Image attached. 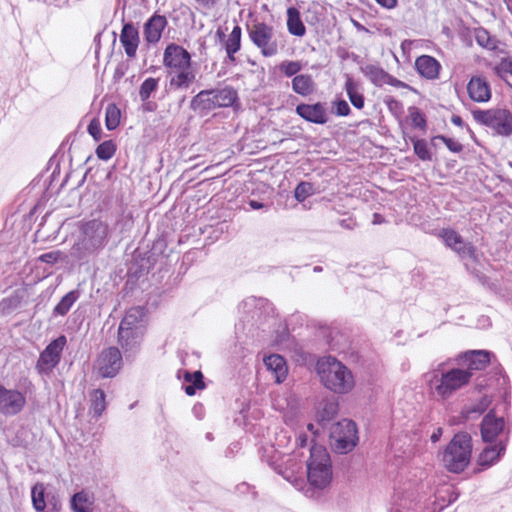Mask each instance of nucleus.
Listing matches in <instances>:
<instances>
[{
  "mask_svg": "<svg viewBox=\"0 0 512 512\" xmlns=\"http://www.w3.org/2000/svg\"><path fill=\"white\" fill-rule=\"evenodd\" d=\"M307 477L310 485L323 489L332 479L331 460L327 450L322 445H313L307 463Z\"/></svg>",
  "mask_w": 512,
  "mask_h": 512,
  "instance_id": "obj_4",
  "label": "nucleus"
},
{
  "mask_svg": "<svg viewBox=\"0 0 512 512\" xmlns=\"http://www.w3.org/2000/svg\"><path fill=\"white\" fill-rule=\"evenodd\" d=\"M295 111L301 118L311 123L325 124L328 121V114L325 103H301L297 105Z\"/></svg>",
  "mask_w": 512,
  "mask_h": 512,
  "instance_id": "obj_16",
  "label": "nucleus"
},
{
  "mask_svg": "<svg viewBox=\"0 0 512 512\" xmlns=\"http://www.w3.org/2000/svg\"><path fill=\"white\" fill-rule=\"evenodd\" d=\"M163 64L170 71L191 67V55L182 46L170 43L164 50Z\"/></svg>",
  "mask_w": 512,
  "mask_h": 512,
  "instance_id": "obj_12",
  "label": "nucleus"
},
{
  "mask_svg": "<svg viewBox=\"0 0 512 512\" xmlns=\"http://www.w3.org/2000/svg\"><path fill=\"white\" fill-rule=\"evenodd\" d=\"M159 79L149 77L143 81L139 87V98L142 102H146L158 90Z\"/></svg>",
  "mask_w": 512,
  "mask_h": 512,
  "instance_id": "obj_39",
  "label": "nucleus"
},
{
  "mask_svg": "<svg viewBox=\"0 0 512 512\" xmlns=\"http://www.w3.org/2000/svg\"><path fill=\"white\" fill-rule=\"evenodd\" d=\"M121 366L122 356L117 347H109L103 350L98 358V373L103 378L116 376Z\"/></svg>",
  "mask_w": 512,
  "mask_h": 512,
  "instance_id": "obj_11",
  "label": "nucleus"
},
{
  "mask_svg": "<svg viewBox=\"0 0 512 512\" xmlns=\"http://www.w3.org/2000/svg\"><path fill=\"white\" fill-rule=\"evenodd\" d=\"M66 344V336L60 335L47 345V347L41 352L36 364V368L39 373H49L59 364L62 351Z\"/></svg>",
  "mask_w": 512,
  "mask_h": 512,
  "instance_id": "obj_10",
  "label": "nucleus"
},
{
  "mask_svg": "<svg viewBox=\"0 0 512 512\" xmlns=\"http://www.w3.org/2000/svg\"><path fill=\"white\" fill-rule=\"evenodd\" d=\"M451 122L456 125V126H460L462 127L464 122L462 120V118L458 115H453L452 118H451Z\"/></svg>",
  "mask_w": 512,
  "mask_h": 512,
  "instance_id": "obj_59",
  "label": "nucleus"
},
{
  "mask_svg": "<svg viewBox=\"0 0 512 512\" xmlns=\"http://www.w3.org/2000/svg\"><path fill=\"white\" fill-rule=\"evenodd\" d=\"M434 139H439V140H441L442 142H444V143H445V145L447 146V148H448L451 152L459 153V152H461V151H462V149H463V146H462L459 142H457V141H455V140H453V139H451V138L445 137V136H443V135H438V136H436Z\"/></svg>",
  "mask_w": 512,
  "mask_h": 512,
  "instance_id": "obj_50",
  "label": "nucleus"
},
{
  "mask_svg": "<svg viewBox=\"0 0 512 512\" xmlns=\"http://www.w3.org/2000/svg\"><path fill=\"white\" fill-rule=\"evenodd\" d=\"M144 334L118 327L117 343L126 357L136 354L141 346Z\"/></svg>",
  "mask_w": 512,
  "mask_h": 512,
  "instance_id": "obj_15",
  "label": "nucleus"
},
{
  "mask_svg": "<svg viewBox=\"0 0 512 512\" xmlns=\"http://www.w3.org/2000/svg\"><path fill=\"white\" fill-rule=\"evenodd\" d=\"M108 237V225L100 220H91L83 225L82 238L73 245L71 255L84 260L102 249Z\"/></svg>",
  "mask_w": 512,
  "mask_h": 512,
  "instance_id": "obj_2",
  "label": "nucleus"
},
{
  "mask_svg": "<svg viewBox=\"0 0 512 512\" xmlns=\"http://www.w3.org/2000/svg\"><path fill=\"white\" fill-rule=\"evenodd\" d=\"M467 91L469 97L475 102H487L491 98L490 84L481 76H473L470 79Z\"/></svg>",
  "mask_w": 512,
  "mask_h": 512,
  "instance_id": "obj_20",
  "label": "nucleus"
},
{
  "mask_svg": "<svg viewBox=\"0 0 512 512\" xmlns=\"http://www.w3.org/2000/svg\"><path fill=\"white\" fill-rule=\"evenodd\" d=\"M198 3H200L201 5L205 6V7H213L217 0H196Z\"/></svg>",
  "mask_w": 512,
  "mask_h": 512,
  "instance_id": "obj_58",
  "label": "nucleus"
},
{
  "mask_svg": "<svg viewBox=\"0 0 512 512\" xmlns=\"http://www.w3.org/2000/svg\"><path fill=\"white\" fill-rule=\"evenodd\" d=\"M317 372L323 385L335 393H347L354 387L351 371L333 357L319 360Z\"/></svg>",
  "mask_w": 512,
  "mask_h": 512,
  "instance_id": "obj_1",
  "label": "nucleus"
},
{
  "mask_svg": "<svg viewBox=\"0 0 512 512\" xmlns=\"http://www.w3.org/2000/svg\"><path fill=\"white\" fill-rule=\"evenodd\" d=\"M361 72L369 78V80L376 86L384 85V78L386 77V71L381 67L374 64H367L361 67Z\"/></svg>",
  "mask_w": 512,
  "mask_h": 512,
  "instance_id": "obj_37",
  "label": "nucleus"
},
{
  "mask_svg": "<svg viewBox=\"0 0 512 512\" xmlns=\"http://www.w3.org/2000/svg\"><path fill=\"white\" fill-rule=\"evenodd\" d=\"M169 86L173 90L188 89L191 84L195 81L196 73L191 67L170 71Z\"/></svg>",
  "mask_w": 512,
  "mask_h": 512,
  "instance_id": "obj_22",
  "label": "nucleus"
},
{
  "mask_svg": "<svg viewBox=\"0 0 512 512\" xmlns=\"http://www.w3.org/2000/svg\"><path fill=\"white\" fill-rule=\"evenodd\" d=\"M120 42L125 50L126 55L129 58H134L140 43L139 32L134 24L126 23L123 25L120 34Z\"/></svg>",
  "mask_w": 512,
  "mask_h": 512,
  "instance_id": "obj_21",
  "label": "nucleus"
},
{
  "mask_svg": "<svg viewBox=\"0 0 512 512\" xmlns=\"http://www.w3.org/2000/svg\"><path fill=\"white\" fill-rule=\"evenodd\" d=\"M506 450V442L500 441L497 444L489 445L483 449L478 458L480 466L489 467L499 461Z\"/></svg>",
  "mask_w": 512,
  "mask_h": 512,
  "instance_id": "obj_26",
  "label": "nucleus"
},
{
  "mask_svg": "<svg viewBox=\"0 0 512 512\" xmlns=\"http://www.w3.org/2000/svg\"><path fill=\"white\" fill-rule=\"evenodd\" d=\"M168 21L165 16L154 14L144 24L143 35L145 41L150 45L157 44Z\"/></svg>",
  "mask_w": 512,
  "mask_h": 512,
  "instance_id": "obj_18",
  "label": "nucleus"
},
{
  "mask_svg": "<svg viewBox=\"0 0 512 512\" xmlns=\"http://www.w3.org/2000/svg\"><path fill=\"white\" fill-rule=\"evenodd\" d=\"M383 221H384V218L380 214L375 213L373 215V221H372L373 224H381V223H383Z\"/></svg>",
  "mask_w": 512,
  "mask_h": 512,
  "instance_id": "obj_62",
  "label": "nucleus"
},
{
  "mask_svg": "<svg viewBox=\"0 0 512 512\" xmlns=\"http://www.w3.org/2000/svg\"><path fill=\"white\" fill-rule=\"evenodd\" d=\"M115 152L116 146L111 140L102 142L96 149V155L101 160H109Z\"/></svg>",
  "mask_w": 512,
  "mask_h": 512,
  "instance_id": "obj_43",
  "label": "nucleus"
},
{
  "mask_svg": "<svg viewBox=\"0 0 512 512\" xmlns=\"http://www.w3.org/2000/svg\"><path fill=\"white\" fill-rule=\"evenodd\" d=\"M344 88L351 104L357 109H362L365 101L360 83L347 75Z\"/></svg>",
  "mask_w": 512,
  "mask_h": 512,
  "instance_id": "obj_28",
  "label": "nucleus"
},
{
  "mask_svg": "<svg viewBox=\"0 0 512 512\" xmlns=\"http://www.w3.org/2000/svg\"><path fill=\"white\" fill-rule=\"evenodd\" d=\"M287 29L290 34L297 37H302L306 33V28L301 20L300 12L295 7H290L287 10Z\"/></svg>",
  "mask_w": 512,
  "mask_h": 512,
  "instance_id": "obj_30",
  "label": "nucleus"
},
{
  "mask_svg": "<svg viewBox=\"0 0 512 512\" xmlns=\"http://www.w3.org/2000/svg\"><path fill=\"white\" fill-rule=\"evenodd\" d=\"M184 380L188 383V385L185 386V392L189 396L194 395L197 389L204 388L203 374L200 371H195L193 373L186 371L184 374Z\"/></svg>",
  "mask_w": 512,
  "mask_h": 512,
  "instance_id": "obj_36",
  "label": "nucleus"
},
{
  "mask_svg": "<svg viewBox=\"0 0 512 512\" xmlns=\"http://www.w3.org/2000/svg\"><path fill=\"white\" fill-rule=\"evenodd\" d=\"M249 38L264 57L276 56L285 47L284 36L277 34L272 26L264 22L255 23L249 28Z\"/></svg>",
  "mask_w": 512,
  "mask_h": 512,
  "instance_id": "obj_5",
  "label": "nucleus"
},
{
  "mask_svg": "<svg viewBox=\"0 0 512 512\" xmlns=\"http://www.w3.org/2000/svg\"><path fill=\"white\" fill-rule=\"evenodd\" d=\"M439 237L460 259L478 260L476 247L471 242L466 241L457 231L450 228L442 229Z\"/></svg>",
  "mask_w": 512,
  "mask_h": 512,
  "instance_id": "obj_9",
  "label": "nucleus"
},
{
  "mask_svg": "<svg viewBox=\"0 0 512 512\" xmlns=\"http://www.w3.org/2000/svg\"><path fill=\"white\" fill-rule=\"evenodd\" d=\"M415 154L423 161L431 160V153L428 149L427 142L423 139L413 140Z\"/></svg>",
  "mask_w": 512,
  "mask_h": 512,
  "instance_id": "obj_45",
  "label": "nucleus"
},
{
  "mask_svg": "<svg viewBox=\"0 0 512 512\" xmlns=\"http://www.w3.org/2000/svg\"><path fill=\"white\" fill-rule=\"evenodd\" d=\"M475 37H476L477 43L480 46L485 47V48H493L494 47V44L492 43L491 37H490L489 33L487 32V30L479 29L476 32Z\"/></svg>",
  "mask_w": 512,
  "mask_h": 512,
  "instance_id": "obj_48",
  "label": "nucleus"
},
{
  "mask_svg": "<svg viewBox=\"0 0 512 512\" xmlns=\"http://www.w3.org/2000/svg\"><path fill=\"white\" fill-rule=\"evenodd\" d=\"M218 108L231 107L238 99L237 91L231 86H224L219 89H211Z\"/></svg>",
  "mask_w": 512,
  "mask_h": 512,
  "instance_id": "obj_29",
  "label": "nucleus"
},
{
  "mask_svg": "<svg viewBox=\"0 0 512 512\" xmlns=\"http://www.w3.org/2000/svg\"><path fill=\"white\" fill-rule=\"evenodd\" d=\"M190 108L200 113H207L217 109L213 91L211 89L201 90L192 98Z\"/></svg>",
  "mask_w": 512,
  "mask_h": 512,
  "instance_id": "obj_24",
  "label": "nucleus"
},
{
  "mask_svg": "<svg viewBox=\"0 0 512 512\" xmlns=\"http://www.w3.org/2000/svg\"><path fill=\"white\" fill-rule=\"evenodd\" d=\"M340 225L343 227V228H346V229H353V225L351 224V220L350 219H343L340 221Z\"/></svg>",
  "mask_w": 512,
  "mask_h": 512,
  "instance_id": "obj_60",
  "label": "nucleus"
},
{
  "mask_svg": "<svg viewBox=\"0 0 512 512\" xmlns=\"http://www.w3.org/2000/svg\"><path fill=\"white\" fill-rule=\"evenodd\" d=\"M62 256L60 251H50L39 256L38 260L47 264L56 263Z\"/></svg>",
  "mask_w": 512,
  "mask_h": 512,
  "instance_id": "obj_51",
  "label": "nucleus"
},
{
  "mask_svg": "<svg viewBox=\"0 0 512 512\" xmlns=\"http://www.w3.org/2000/svg\"><path fill=\"white\" fill-rule=\"evenodd\" d=\"M94 503V497L87 491H80L71 498V507L75 512H90Z\"/></svg>",
  "mask_w": 512,
  "mask_h": 512,
  "instance_id": "obj_32",
  "label": "nucleus"
},
{
  "mask_svg": "<svg viewBox=\"0 0 512 512\" xmlns=\"http://www.w3.org/2000/svg\"><path fill=\"white\" fill-rule=\"evenodd\" d=\"M121 112L114 103L107 105L105 110V124L108 130H114L120 124Z\"/></svg>",
  "mask_w": 512,
  "mask_h": 512,
  "instance_id": "obj_40",
  "label": "nucleus"
},
{
  "mask_svg": "<svg viewBox=\"0 0 512 512\" xmlns=\"http://www.w3.org/2000/svg\"><path fill=\"white\" fill-rule=\"evenodd\" d=\"M80 292L78 290H71L65 294L59 303L53 309L54 316H65L74 303L79 299Z\"/></svg>",
  "mask_w": 512,
  "mask_h": 512,
  "instance_id": "obj_33",
  "label": "nucleus"
},
{
  "mask_svg": "<svg viewBox=\"0 0 512 512\" xmlns=\"http://www.w3.org/2000/svg\"><path fill=\"white\" fill-rule=\"evenodd\" d=\"M381 6L392 9L397 5V0H375Z\"/></svg>",
  "mask_w": 512,
  "mask_h": 512,
  "instance_id": "obj_55",
  "label": "nucleus"
},
{
  "mask_svg": "<svg viewBox=\"0 0 512 512\" xmlns=\"http://www.w3.org/2000/svg\"><path fill=\"white\" fill-rule=\"evenodd\" d=\"M292 90L301 95L308 96L315 90V83L309 74L296 75L292 79Z\"/></svg>",
  "mask_w": 512,
  "mask_h": 512,
  "instance_id": "obj_31",
  "label": "nucleus"
},
{
  "mask_svg": "<svg viewBox=\"0 0 512 512\" xmlns=\"http://www.w3.org/2000/svg\"><path fill=\"white\" fill-rule=\"evenodd\" d=\"M471 373L465 369L453 368L446 372H441L440 377L435 374L431 384L435 393L442 399L449 398L454 392L461 389L469 383Z\"/></svg>",
  "mask_w": 512,
  "mask_h": 512,
  "instance_id": "obj_7",
  "label": "nucleus"
},
{
  "mask_svg": "<svg viewBox=\"0 0 512 512\" xmlns=\"http://www.w3.org/2000/svg\"><path fill=\"white\" fill-rule=\"evenodd\" d=\"M441 434H442V430L441 429H438L436 432H434L432 435H431V441L436 443L437 441H439L440 437H441Z\"/></svg>",
  "mask_w": 512,
  "mask_h": 512,
  "instance_id": "obj_61",
  "label": "nucleus"
},
{
  "mask_svg": "<svg viewBox=\"0 0 512 512\" xmlns=\"http://www.w3.org/2000/svg\"><path fill=\"white\" fill-rule=\"evenodd\" d=\"M279 70L286 76H296L302 69V64L299 61L285 60L278 66Z\"/></svg>",
  "mask_w": 512,
  "mask_h": 512,
  "instance_id": "obj_44",
  "label": "nucleus"
},
{
  "mask_svg": "<svg viewBox=\"0 0 512 512\" xmlns=\"http://www.w3.org/2000/svg\"><path fill=\"white\" fill-rule=\"evenodd\" d=\"M504 430L503 417H496L493 412H489L481 423V436L484 442H492Z\"/></svg>",
  "mask_w": 512,
  "mask_h": 512,
  "instance_id": "obj_19",
  "label": "nucleus"
},
{
  "mask_svg": "<svg viewBox=\"0 0 512 512\" xmlns=\"http://www.w3.org/2000/svg\"><path fill=\"white\" fill-rule=\"evenodd\" d=\"M493 72L512 88V82L509 80V78L512 77V57L507 56L501 58L493 66Z\"/></svg>",
  "mask_w": 512,
  "mask_h": 512,
  "instance_id": "obj_34",
  "label": "nucleus"
},
{
  "mask_svg": "<svg viewBox=\"0 0 512 512\" xmlns=\"http://www.w3.org/2000/svg\"><path fill=\"white\" fill-rule=\"evenodd\" d=\"M307 429H308L309 431H311L313 434H316V432L314 431V425H313V424H311V423H310V424H308V425H307Z\"/></svg>",
  "mask_w": 512,
  "mask_h": 512,
  "instance_id": "obj_64",
  "label": "nucleus"
},
{
  "mask_svg": "<svg viewBox=\"0 0 512 512\" xmlns=\"http://www.w3.org/2000/svg\"><path fill=\"white\" fill-rule=\"evenodd\" d=\"M471 441L468 433L454 435L442 455V462L449 471L460 473L468 466L472 452Z\"/></svg>",
  "mask_w": 512,
  "mask_h": 512,
  "instance_id": "obj_3",
  "label": "nucleus"
},
{
  "mask_svg": "<svg viewBox=\"0 0 512 512\" xmlns=\"http://www.w3.org/2000/svg\"><path fill=\"white\" fill-rule=\"evenodd\" d=\"M264 364L272 373L275 381L281 383L287 376V366L284 358L278 354H272L264 358Z\"/></svg>",
  "mask_w": 512,
  "mask_h": 512,
  "instance_id": "obj_27",
  "label": "nucleus"
},
{
  "mask_svg": "<svg viewBox=\"0 0 512 512\" xmlns=\"http://www.w3.org/2000/svg\"><path fill=\"white\" fill-rule=\"evenodd\" d=\"M297 441H298L300 447H304V446H306L308 439H307V436H305V435H299Z\"/></svg>",
  "mask_w": 512,
  "mask_h": 512,
  "instance_id": "obj_63",
  "label": "nucleus"
},
{
  "mask_svg": "<svg viewBox=\"0 0 512 512\" xmlns=\"http://www.w3.org/2000/svg\"><path fill=\"white\" fill-rule=\"evenodd\" d=\"M26 404L23 393L15 389H7L0 384V413L13 416L22 411Z\"/></svg>",
  "mask_w": 512,
  "mask_h": 512,
  "instance_id": "obj_13",
  "label": "nucleus"
},
{
  "mask_svg": "<svg viewBox=\"0 0 512 512\" xmlns=\"http://www.w3.org/2000/svg\"><path fill=\"white\" fill-rule=\"evenodd\" d=\"M147 324V310L145 307L136 306L128 309L121 320L119 327L130 329L134 332L145 334Z\"/></svg>",
  "mask_w": 512,
  "mask_h": 512,
  "instance_id": "obj_14",
  "label": "nucleus"
},
{
  "mask_svg": "<svg viewBox=\"0 0 512 512\" xmlns=\"http://www.w3.org/2000/svg\"><path fill=\"white\" fill-rule=\"evenodd\" d=\"M88 132L96 141H99L102 133L100 122L93 119L88 125Z\"/></svg>",
  "mask_w": 512,
  "mask_h": 512,
  "instance_id": "obj_52",
  "label": "nucleus"
},
{
  "mask_svg": "<svg viewBox=\"0 0 512 512\" xmlns=\"http://www.w3.org/2000/svg\"><path fill=\"white\" fill-rule=\"evenodd\" d=\"M415 66L419 74L427 79H435L439 75V62L429 55H422L415 61Z\"/></svg>",
  "mask_w": 512,
  "mask_h": 512,
  "instance_id": "obj_25",
  "label": "nucleus"
},
{
  "mask_svg": "<svg viewBox=\"0 0 512 512\" xmlns=\"http://www.w3.org/2000/svg\"><path fill=\"white\" fill-rule=\"evenodd\" d=\"M249 206L251 207V209L253 210H258V209H261L264 207V204L259 202V201H256V200H250L249 201Z\"/></svg>",
  "mask_w": 512,
  "mask_h": 512,
  "instance_id": "obj_57",
  "label": "nucleus"
},
{
  "mask_svg": "<svg viewBox=\"0 0 512 512\" xmlns=\"http://www.w3.org/2000/svg\"><path fill=\"white\" fill-rule=\"evenodd\" d=\"M315 193L314 185L310 182H300L294 191V197L298 202L305 201Z\"/></svg>",
  "mask_w": 512,
  "mask_h": 512,
  "instance_id": "obj_42",
  "label": "nucleus"
},
{
  "mask_svg": "<svg viewBox=\"0 0 512 512\" xmlns=\"http://www.w3.org/2000/svg\"><path fill=\"white\" fill-rule=\"evenodd\" d=\"M263 299H257L256 297H250L243 301L242 305L244 308L256 307L262 305Z\"/></svg>",
  "mask_w": 512,
  "mask_h": 512,
  "instance_id": "obj_54",
  "label": "nucleus"
},
{
  "mask_svg": "<svg viewBox=\"0 0 512 512\" xmlns=\"http://www.w3.org/2000/svg\"><path fill=\"white\" fill-rule=\"evenodd\" d=\"M44 491V486L40 483L35 484L31 491L33 507L38 512H41L46 508Z\"/></svg>",
  "mask_w": 512,
  "mask_h": 512,
  "instance_id": "obj_41",
  "label": "nucleus"
},
{
  "mask_svg": "<svg viewBox=\"0 0 512 512\" xmlns=\"http://www.w3.org/2000/svg\"><path fill=\"white\" fill-rule=\"evenodd\" d=\"M473 118L478 123L492 129L495 134L508 137L512 135V112L505 108L472 111Z\"/></svg>",
  "mask_w": 512,
  "mask_h": 512,
  "instance_id": "obj_6",
  "label": "nucleus"
},
{
  "mask_svg": "<svg viewBox=\"0 0 512 512\" xmlns=\"http://www.w3.org/2000/svg\"><path fill=\"white\" fill-rule=\"evenodd\" d=\"M337 413L338 403L335 400H324L320 403L318 418L323 426L326 422L332 420Z\"/></svg>",
  "mask_w": 512,
  "mask_h": 512,
  "instance_id": "obj_35",
  "label": "nucleus"
},
{
  "mask_svg": "<svg viewBox=\"0 0 512 512\" xmlns=\"http://www.w3.org/2000/svg\"><path fill=\"white\" fill-rule=\"evenodd\" d=\"M216 36L223 43V47L225 48L228 60L231 63L235 62V54L241 48V27L239 25H235L227 37L225 33L222 31V29L219 28L216 31Z\"/></svg>",
  "mask_w": 512,
  "mask_h": 512,
  "instance_id": "obj_17",
  "label": "nucleus"
},
{
  "mask_svg": "<svg viewBox=\"0 0 512 512\" xmlns=\"http://www.w3.org/2000/svg\"><path fill=\"white\" fill-rule=\"evenodd\" d=\"M462 358L467 364V371L483 370L490 362V353L485 350H472L463 354Z\"/></svg>",
  "mask_w": 512,
  "mask_h": 512,
  "instance_id": "obj_23",
  "label": "nucleus"
},
{
  "mask_svg": "<svg viewBox=\"0 0 512 512\" xmlns=\"http://www.w3.org/2000/svg\"><path fill=\"white\" fill-rule=\"evenodd\" d=\"M157 105L154 102H151L147 100L146 102H143V110L153 112L156 110Z\"/></svg>",
  "mask_w": 512,
  "mask_h": 512,
  "instance_id": "obj_56",
  "label": "nucleus"
},
{
  "mask_svg": "<svg viewBox=\"0 0 512 512\" xmlns=\"http://www.w3.org/2000/svg\"><path fill=\"white\" fill-rule=\"evenodd\" d=\"M409 118L411 120V124L413 127L419 128L421 130L426 129V126H427L426 119L418 108H416V107L409 108Z\"/></svg>",
  "mask_w": 512,
  "mask_h": 512,
  "instance_id": "obj_46",
  "label": "nucleus"
},
{
  "mask_svg": "<svg viewBox=\"0 0 512 512\" xmlns=\"http://www.w3.org/2000/svg\"><path fill=\"white\" fill-rule=\"evenodd\" d=\"M384 84H389L394 87H404L405 86V84L402 81L396 79L395 77L388 74L387 72H386V77L384 78Z\"/></svg>",
  "mask_w": 512,
  "mask_h": 512,
  "instance_id": "obj_53",
  "label": "nucleus"
},
{
  "mask_svg": "<svg viewBox=\"0 0 512 512\" xmlns=\"http://www.w3.org/2000/svg\"><path fill=\"white\" fill-rule=\"evenodd\" d=\"M333 108H334V113L337 116H342V117L348 116L351 112L350 106L343 99L335 101L333 103Z\"/></svg>",
  "mask_w": 512,
  "mask_h": 512,
  "instance_id": "obj_49",
  "label": "nucleus"
},
{
  "mask_svg": "<svg viewBox=\"0 0 512 512\" xmlns=\"http://www.w3.org/2000/svg\"><path fill=\"white\" fill-rule=\"evenodd\" d=\"M330 440L333 449L340 454L351 451L358 442L356 424L343 419L330 427Z\"/></svg>",
  "mask_w": 512,
  "mask_h": 512,
  "instance_id": "obj_8",
  "label": "nucleus"
},
{
  "mask_svg": "<svg viewBox=\"0 0 512 512\" xmlns=\"http://www.w3.org/2000/svg\"><path fill=\"white\" fill-rule=\"evenodd\" d=\"M106 409L105 393L101 389H95L91 393L90 412L95 417H100Z\"/></svg>",
  "mask_w": 512,
  "mask_h": 512,
  "instance_id": "obj_38",
  "label": "nucleus"
},
{
  "mask_svg": "<svg viewBox=\"0 0 512 512\" xmlns=\"http://www.w3.org/2000/svg\"><path fill=\"white\" fill-rule=\"evenodd\" d=\"M391 512H416V510L412 508L411 500L408 498H401L394 503Z\"/></svg>",
  "mask_w": 512,
  "mask_h": 512,
  "instance_id": "obj_47",
  "label": "nucleus"
}]
</instances>
